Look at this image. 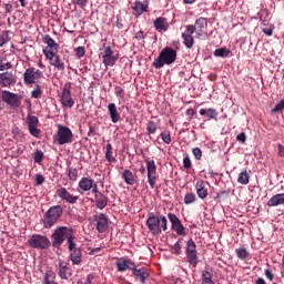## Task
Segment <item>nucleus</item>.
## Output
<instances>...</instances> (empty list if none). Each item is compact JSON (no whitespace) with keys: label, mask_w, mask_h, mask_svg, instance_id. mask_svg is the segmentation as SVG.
Masks as SVG:
<instances>
[{"label":"nucleus","mask_w":284,"mask_h":284,"mask_svg":"<svg viewBox=\"0 0 284 284\" xmlns=\"http://www.w3.org/2000/svg\"><path fill=\"white\" fill-rule=\"evenodd\" d=\"M29 134L36 139H41V129H39V118L37 115L27 116Z\"/></svg>","instance_id":"obj_15"},{"label":"nucleus","mask_w":284,"mask_h":284,"mask_svg":"<svg viewBox=\"0 0 284 284\" xmlns=\"http://www.w3.org/2000/svg\"><path fill=\"white\" fill-rule=\"evenodd\" d=\"M78 190L80 194H85V192H92V194H94L99 190V184L94 179L83 176L78 183Z\"/></svg>","instance_id":"obj_8"},{"label":"nucleus","mask_w":284,"mask_h":284,"mask_svg":"<svg viewBox=\"0 0 284 284\" xmlns=\"http://www.w3.org/2000/svg\"><path fill=\"white\" fill-rule=\"evenodd\" d=\"M43 43H45L47 48L43 49V54L45 57V52H59V43L52 39L50 36H44L42 39Z\"/></svg>","instance_id":"obj_24"},{"label":"nucleus","mask_w":284,"mask_h":284,"mask_svg":"<svg viewBox=\"0 0 284 284\" xmlns=\"http://www.w3.org/2000/svg\"><path fill=\"white\" fill-rule=\"evenodd\" d=\"M16 83H17V78H14V73L10 71L0 73L1 88H10V85H14Z\"/></svg>","instance_id":"obj_20"},{"label":"nucleus","mask_w":284,"mask_h":284,"mask_svg":"<svg viewBox=\"0 0 284 284\" xmlns=\"http://www.w3.org/2000/svg\"><path fill=\"white\" fill-rule=\"evenodd\" d=\"M119 60V57L115 55H106L105 58H102V63L105 65V68H112Z\"/></svg>","instance_id":"obj_35"},{"label":"nucleus","mask_w":284,"mask_h":284,"mask_svg":"<svg viewBox=\"0 0 284 284\" xmlns=\"http://www.w3.org/2000/svg\"><path fill=\"white\" fill-rule=\"evenodd\" d=\"M168 219L171 223V230H173L178 236H185V226H183L181 219H179V216H176L174 213H168Z\"/></svg>","instance_id":"obj_13"},{"label":"nucleus","mask_w":284,"mask_h":284,"mask_svg":"<svg viewBox=\"0 0 284 284\" xmlns=\"http://www.w3.org/2000/svg\"><path fill=\"white\" fill-rule=\"evenodd\" d=\"M69 253V258L72 262V265H81V263H83V253L81 252V248H77Z\"/></svg>","instance_id":"obj_27"},{"label":"nucleus","mask_w":284,"mask_h":284,"mask_svg":"<svg viewBox=\"0 0 284 284\" xmlns=\"http://www.w3.org/2000/svg\"><path fill=\"white\" fill-rule=\"evenodd\" d=\"M95 199V206L98 210H105L108 207V197L99 189L93 193Z\"/></svg>","instance_id":"obj_25"},{"label":"nucleus","mask_w":284,"mask_h":284,"mask_svg":"<svg viewBox=\"0 0 284 284\" xmlns=\"http://www.w3.org/2000/svg\"><path fill=\"white\" fill-rule=\"evenodd\" d=\"M232 51L227 48H220L214 51V57H221L222 59H225L230 57Z\"/></svg>","instance_id":"obj_38"},{"label":"nucleus","mask_w":284,"mask_h":284,"mask_svg":"<svg viewBox=\"0 0 284 284\" xmlns=\"http://www.w3.org/2000/svg\"><path fill=\"white\" fill-rule=\"evenodd\" d=\"M260 21H262V32H264L266 37H272V34H274V24L267 22V20H263V16L260 17Z\"/></svg>","instance_id":"obj_32"},{"label":"nucleus","mask_w":284,"mask_h":284,"mask_svg":"<svg viewBox=\"0 0 284 284\" xmlns=\"http://www.w3.org/2000/svg\"><path fill=\"white\" fill-rule=\"evenodd\" d=\"M146 227L153 236H161L163 232H168V217L164 215L156 216L154 213H149Z\"/></svg>","instance_id":"obj_1"},{"label":"nucleus","mask_w":284,"mask_h":284,"mask_svg":"<svg viewBox=\"0 0 284 284\" xmlns=\"http://www.w3.org/2000/svg\"><path fill=\"white\" fill-rule=\"evenodd\" d=\"M72 4L83 9L88 6V0H72Z\"/></svg>","instance_id":"obj_53"},{"label":"nucleus","mask_w":284,"mask_h":284,"mask_svg":"<svg viewBox=\"0 0 284 284\" xmlns=\"http://www.w3.org/2000/svg\"><path fill=\"white\" fill-rule=\"evenodd\" d=\"M68 176H69L70 181H72V182L77 181V179L79 176V170L69 168L68 169Z\"/></svg>","instance_id":"obj_45"},{"label":"nucleus","mask_w":284,"mask_h":284,"mask_svg":"<svg viewBox=\"0 0 284 284\" xmlns=\"http://www.w3.org/2000/svg\"><path fill=\"white\" fill-rule=\"evenodd\" d=\"M33 161H34V163H41V161H43V151L37 150L33 153Z\"/></svg>","instance_id":"obj_48"},{"label":"nucleus","mask_w":284,"mask_h":284,"mask_svg":"<svg viewBox=\"0 0 284 284\" xmlns=\"http://www.w3.org/2000/svg\"><path fill=\"white\" fill-rule=\"evenodd\" d=\"M115 95L123 99L125 97V90L121 87H115Z\"/></svg>","instance_id":"obj_54"},{"label":"nucleus","mask_w":284,"mask_h":284,"mask_svg":"<svg viewBox=\"0 0 284 284\" xmlns=\"http://www.w3.org/2000/svg\"><path fill=\"white\" fill-rule=\"evenodd\" d=\"M58 275L63 281H68L72 276V267H70V263L60 260L58 264Z\"/></svg>","instance_id":"obj_18"},{"label":"nucleus","mask_w":284,"mask_h":284,"mask_svg":"<svg viewBox=\"0 0 284 284\" xmlns=\"http://www.w3.org/2000/svg\"><path fill=\"white\" fill-rule=\"evenodd\" d=\"M44 57L49 60L50 65L55 68V70H59L60 72H63V70H65V63L61 61V57L57 54V52L45 51Z\"/></svg>","instance_id":"obj_17"},{"label":"nucleus","mask_w":284,"mask_h":284,"mask_svg":"<svg viewBox=\"0 0 284 284\" xmlns=\"http://www.w3.org/2000/svg\"><path fill=\"white\" fill-rule=\"evenodd\" d=\"M213 278L212 273L210 271H203L202 272V282L203 281H211Z\"/></svg>","instance_id":"obj_55"},{"label":"nucleus","mask_w":284,"mask_h":284,"mask_svg":"<svg viewBox=\"0 0 284 284\" xmlns=\"http://www.w3.org/2000/svg\"><path fill=\"white\" fill-rule=\"evenodd\" d=\"M173 250H174L175 254L179 256V254H181V242H176L173 245Z\"/></svg>","instance_id":"obj_60"},{"label":"nucleus","mask_w":284,"mask_h":284,"mask_svg":"<svg viewBox=\"0 0 284 284\" xmlns=\"http://www.w3.org/2000/svg\"><path fill=\"white\" fill-rule=\"evenodd\" d=\"M153 26L158 32H168L170 23H168V18L159 17L153 20Z\"/></svg>","instance_id":"obj_26"},{"label":"nucleus","mask_w":284,"mask_h":284,"mask_svg":"<svg viewBox=\"0 0 284 284\" xmlns=\"http://www.w3.org/2000/svg\"><path fill=\"white\" fill-rule=\"evenodd\" d=\"M132 274H133L135 281H138L139 283H142V284H145V281H148V278H150V273L148 272V268H145V267L136 268V266H134V268L132 270Z\"/></svg>","instance_id":"obj_23"},{"label":"nucleus","mask_w":284,"mask_h":284,"mask_svg":"<svg viewBox=\"0 0 284 284\" xmlns=\"http://www.w3.org/2000/svg\"><path fill=\"white\" fill-rule=\"evenodd\" d=\"M206 116L209 121H212V119H216V116H219V112L213 108L206 109Z\"/></svg>","instance_id":"obj_47"},{"label":"nucleus","mask_w":284,"mask_h":284,"mask_svg":"<svg viewBox=\"0 0 284 284\" xmlns=\"http://www.w3.org/2000/svg\"><path fill=\"white\" fill-rule=\"evenodd\" d=\"M134 39H136V41H143V39H145V34L143 33V31H138Z\"/></svg>","instance_id":"obj_59"},{"label":"nucleus","mask_w":284,"mask_h":284,"mask_svg":"<svg viewBox=\"0 0 284 284\" xmlns=\"http://www.w3.org/2000/svg\"><path fill=\"white\" fill-rule=\"evenodd\" d=\"M195 190L199 199L205 200L207 199V187L205 186V181L200 180L195 184Z\"/></svg>","instance_id":"obj_28"},{"label":"nucleus","mask_w":284,"mask_h":284,"mask_svg":"<svg viewBox=\"0 0 284 284\" xmlns=\"http://www.w3.org/2000/svg\"><path fill=\"white\" fill-rule=\"evenodd\" d=\"M193 156L196 159V161H201V159L203 158V151H201L200 148H194L192 150Z\"/></svg>","instance_id":"obj_51"},{"label":"nucleus","mask_w":284,"mask_h":284,"mask_svg":"<svg viewBox=\"0 0 284 284\" xmlns=\"http://www.w3.org/2000/svg\"><path fill=\"white\" fill-rule=\"evenodd\" d=\"M235 254L240 261H245V258H250V252L246 248L240 247L235 250Z\"/></svg>","instance_id":"obj_37"},{"label":"nucleus","mask_w":284,"mask_h":284,"mask_svg":"<svg viewBox=\"0 0 284 284\" xmlns=\"http://www.w3.org/2000/svg\"><path fill=\"white\" fill-rule=\"evenodd\" d=\"M277 154H278V156L284 159V146L282 144L277 145Z\"/></svg>","instance_id":"obj_61"},{"label":"nucleus","mask_w":284,"mask_h":284,"mask_svg":"<svg viewBox=\"0 0 284 284\" xmlns=\"http://www.w3.org/2000/svg\"><path fill=\"white\" fill-rule=\"evenodd\" d=\"M75 55L78 57V59H82V57H85V47L75 48Z\"/></svg>","instance_id":"obj_52"},{"label":"nucleus","mask_w":284,"mask_h":284,"mask_svg":"<svg viewBox=\"0 0 284 284\" xmlns=\"http://www.w3.org/2000/svg\"><path fill=\"white\" fill-rule=\"evenodd\" d=\"M185 255L187 263L191 264L192 267L199 265V252L196 251V243L192 239L186 241Z\"/></svg>","instance_id":"obj_7"},{"label":"nucleus","mask_w":284,"mask_h":284,"mask_svg":"<svg viewBox=\"0 0 284 284\" xmlns=\"http://www.w3.org/2000/svg\"><path fill=\"white\" fill-rule=\"evenodd\" d=\"M264 275L268 278V281H274V274H272V271L265 270Z\"/></svg>","instance_id":"obj_62"},{"label":"nucleus","mask_w":284,"mask_h":284,"mask_svg":"<svg viewBox=\"0 0 284 284\" xmlns=\"http://www.w3.org/2000/svg\"><path fill=\"white\" fill-rule=\"evenodd\" d=\"M27 244L33 250H50L52 242L45 235L33 234L29 237Z\"/></svg>","instance_id":"obj_5"},{"label":"nucleus","mask_w":284,"mask_h":284,"mask_svg":"<svg viewBox=\"0 0 284 284\" xmlns=\"http://www.w3.org/2000/svg\"><path fill=\"white\" fill-rule=\"evenodd\" d=\"M94 221L97 223V230L100 234L106 232L108 230V215L104 213H99L94 215Z\"/></svg>","instance_id":"obj_22"},{"label":"nucleus","mask_w":284,"mask_h":284,"mask_svg":"<svg viewBox=\"0 0 284 284\" xmlns=\"http://www.w3.org/2000/svg\"><path fill=\"white\" fill-rule=\"evenodd\" d=\"M60 216H63V207L59 204L50 206L41 219V223L44 230H50L51 227H54Z\"/></svg>","instance_id":"obj_3"},{"label":"nucleus","mask_w":284,"mask_h":284,"mask_svg":"<svg viewBox=\"0 0 284 284\" xmlns=\"http://www.w3.org/2000/svg\"><path fill=\"white\" fill-rule=\"evenodd\" d=\"M118 272H128L130 270L131 272L136 267V264L130 260V258H123L121 257L116 263H115Z\"/></svg>","instance_id":"obj_21"},{"label":"nucleus","mask_w":284,"mask_h":284,"mask_svg":"<svg viewBox=\"0 0 284 284\" xmlns=\"http://www.w3.org/2000/svg\"><path fill=\"white\" fill-rule=\"evenodd\" d=\"M10 41V36L8 34V31L0 32V48H3L6 43Z\"/></svg>","instance_id":"obj_44"},{"label":"nucleus","mask_w":284,"mask_h":284,"mask_svg":"<svg viewBox=\"0 0 284 284\" xmlns=\"http://www.w3.org/2000/svg\"><path fill=\"white\" fill-rule=\"evenodd\" d=\"M146 163V172H148V183L151 187V190H154L156 187V163L154 160H145Z\"/></svg>","instance_id":"obj_14"},{"label":"nucleus","mask_w":284,"mask_h":284,"mask_svg":"<svg viewBox=\"0 0 284 284\" xmlns=\"http://www.w3.org/2000/svg\"><path fill=\"white\" fill-rule=\"evenodd\" d=\"M237 183L241 185H247V183H250V173H247V170H244L239 174Z\"/></svg>","instance_id":"obj_36"},{"label":"nucleus","mask_w":284,"mask_h":284,"mask_svg":"<svg viewBox=\"0 0 284 284\" xmlns=\"http://www.w3.org/2000/svg\"><path fill=\"white\" fill-rule=\"evenodd\" d=\"M74 134L70 128L59 124L55 141L59 145L72 143Z\"/></svg>","instance_id":"obj_9"},{"label":"nucleus","mask_w":284,"mask_h":284,"mask_svg":"<svg viewBox=\"0 0 284 284\" xmlns=\"http://www.w3.org/2000/svg\"><path fill=\"white\" fill-rule=\"evenodd\" d=\"M176 61V50L172 47H165L160 52L159 57L152 62V67L161 70L163 65H172Z\"/></svg>","instance_id":"obj_2"},{"label":"nucleus","mask_w":284,"mask_h":284,"mask_svg":"<svg viewBox=\"0 0 284 284\" xmlns=\"http://www.w3.org/2000/svg\"><path fill=\"white\" fill-rule=\"evenodd\" d=\"M2 102L10 108H19L21 105V98L17 93L10 91H1Z\"/></svg>","instance_id":"obj_16"},{"label":"nucleus","mask_w":284,"mask_h":284,"mask_svg":"<svg viewBox=\"0 0 284 284\" xmlns=\"http://www.w3.org/2000/svg\"><path fill=\"white\" fill-rule=\"evenodd\" d=\"M12 134L14 135V138L23 136V133L21 132V130H19V128L13 129Z\"/></svg>","instance_id":"obj_64"},{"label":"nucleus","mask_w":284,"mask_h":284,"mask_svg":"<svg viewBox=\"0 0 284 284\" xmlns=\"http://www.w3.org/2000/svg\"><path fill=\"white\" fill-rule=\"evenodd\" d=\"M192 203H196V195L194 193H186L184 195V204L192 205Z\"/></svg>","instance_id":"obj_42"},{"label":"nucleus","mask_w":284,"mask_h":284,"mask_svg":"<svg viewBox=\"0 0 284 284\" xmlns=\"http://www.w3.org/2000/svg\"><path fill=\"white\" fill-rule=\"evenodd\" d=\"M146 134L150 136L151 134H156V122L149 121L146 123Z\"/></svg>","instance_id":"obj_41"},{"label":"nucleus","mask_w":284,"mask_h":284,"mask_svg":"<svg viewBox=\"0 0 284 284\" xmlns=\"http://www.w3.org/2000/svg\"><path fill=\"white\" fill-rule=\"evenodd\" d=\"M73 232L74 230L72 227L58 226L54 230L53 234H51L52 247L59 250V247H61V245H63V243L65 242V239L68 240Z\"/></svg>","instance_id":"obj_4"},{"label":"nucleus","mask_w":284,"mask_h":284,"mask_svg":"<svg viewBox=\"0 0 284 284\" xmlns=\"http://www.w3.org/2000/svg\"><path fill=\"white\" fill-rule=\"evenodd\" d=\"M236 141H239L240 143H245L247 141V135H245L244 132L239 133L236 135Z\"/></svg>","instance_id":"obj_56"},{"label":"nucleus","mask_w":284,"mask_h":284,"mask_svg":"<svg viewBox=\"0 0 284 284\" xmlns=\"http://www.w3.org/2000/svg\"><path fill=\"white\" fill-rule=\"evenodd\" d=\"M75 239L77 237L74 236V232H73L71 236L67 240L69 252H74V250H79V247H77V243H74Z\"/></svg>","instance_id":"obj_40"},{"label":"nucleus","mask_w":284,"mask_h":284,"mask_svg":"<svg viewBox=\"0 0 284 284\" xmlns=\"http://www.w3.org/2000/svg\"><path fill=\"white\" fill-rule=\"evenodd\" d=\"M132 10H133L134 17H141L143 12H148V4L141 1H135L132 6Z\"/></svg>","instance_id":"obj_31"},{"label":"nucleus","mask_w":284,"mask_h":284,"mask_svg":"<svg viewBox=\"0 0 284 284\" xmlns=\"http://www.w3.org/2000/svg\"><path fill=\"white\" fill-rule=\"evenodd\" d=\"M160 136L163 143H166V145H170L172 143V136L170 135V131L162 132Z\"/></svg>","instance_id":"obj_46"},{"label":"nucleus","mask_w":284,"mask_h":284,"mask_svg":"<svg viewBox=\"0 0 284 284\" xmlns=\"http://www.w3.org/2000/svg\"><path fill=\"white\" fill-rule=\"evenodd\" d=\"M43 79V72L34 67L26 69L23 73L24 85H38Z\"/></svg>","instance_id":"obj_6"},{"label":"nucleus","mask_w":284,"mask_h":284,"mask_svg":"<svg viewBox=\"0 0 284 284\" xmlns=\"http://www.w3.org/2000/svg\"><path fill=\"white\" fill-rule=\"evenodd\" d=\"M95 135H97V130L92 125H90L88 136H95Z\"/></svg>","instance_id":"obj_63"},{"label":"nucleus","mask_w":284,"mask_h":284,"mask_svg":"<svg viewBox=\"0 0 284 284\" xmlns=\"http://www.w3.org/2000/svg\"><path fill=\"white\" fill-rule=\"evenodd\" d=\"M105 160L109 163H116V158H114V155H113L111 143H108L105 146Z\"/></svg>","instance_id":"obj_34"},{"label":"nucleus","mask_w":284,"mask_h":284,"mask_svg":"<svg viewBox=\"0 0 284 284\" xmlns=\"http://www.w3.org/2000/svg\"><path fill=\"white\" fill-rule=\"evenodd\" d=\"M192 30L197 34V39H205L207 37V18H197L195 24H192Z\"/></svg>","instance_id":"obj_10"},{"label":"nucleus","mask_w":284,"mask_h":284,"mask_svg":"<svg viewBox=\"0 0 284 284\" xmlns=\"http://www.w3.org/2000/svg\"><path fill=\"white\" fill-rule=\"evenodd\" d=\"M192 34H194L192 24H187L185 31L182 33L183 43L187 50H192L194 47V37Z\"/></svg>","instance_id":"obj_19"},{"label":"nucleus","mask_w":284,"mask_h":284,"mask_svg":"<svg viewBox=\"0 0 284 284\" xmlns=\"http://www.w3.org/2000/svg\"><path fill=\"white\" fill-rule=\"evenodd\" d=\"M55 194L61 201L69 205H77L79 203V195L71 194L64 186L59 187Z\"/></svg>","instance_id":"obj_12"},{"label":"nucleus","mask_w":284,"mask_h":284,"mask_svg":"<svg viewBox=\"0 0 284 284\" xmlns=\"http://www.w3.org/2000/svg\"><path fill=\"white\" fill-rule=\"evenodd\" d=\"M122 179L124 180V183H126V185H134L136 183V174H133L130 169H125L122 174H121Z\"/></svg>","instance_id":"obj_30"},{"label":"nucleus","mask_w":284,"mask_h":284,"mask_svg":"<svg viewBox=\"0 0 284 284\" xmlns=\"http://www.w3.org/2000/svg\"><path fill=\"white\" fill-rule=\"evenodd\" d=\"M43 95V91L41 90V85L36 84L34 90L31 91L32 99H41Z\"/></svg>","instance_id":"obj_43"},{"label":"nucleus","mask_w":284,"mask_h":284,"mask_svg":"<svg viewBox=\"0 0 284 284\" xmlns=\"http://www.w3.org/2000/svg\"><path fill=\"white\" fill-rule=\"evenodd\" d=\"M11 68H12V63L8 61V58L0 55V72L10 70Z\"/></svg>","instance_id":"obj_39"},{"label":"nucleus","mask_w":284,"mask_h":284,"mask_svg":"<svg viewBox=\"0 0 284 284\" xmlns=\"http://www.w3.org/2000/svg\"><path fill=\"white\" fill-rule=\"evenodd\" d=\"M183 168L185 170H190V168H192V160H190V155L187 153H184Z\"/></svg>","instance_id":"obj_49"},{"label":"nucleus","mask_w":284,"mask_h":284,"mask_svg":"<svg viewBox=\"0 0 284 284\" xmlns=\"http://www.w3.org/2000/svg\"><path fill=\"white\" fill-rule=\"evenodd\" d=\"M103 52L101 53L102 54V59L105 58V57H112L114 55V51L112 50V47L108 45V47H103Z\"/></svg>","instance_id":"obj_50"},{"label":"nucleus","mask_w":284,"mask_h":284,"mask_svg":"<svg viewBox=\"0 0 284 284\" xmlns=\"http://www.w3.org/2000/svg\"><path fill=\"white\" fill-rule=\"evenodd\" d=\"M282 110H284V100H281L280 103H277L272 110V112H281Z\"/></svg>","instance_id":"obj_57"},{"label":"nucleus","mask_w":284,"mask_h":284,"mask_svg":"<svg viewBox=\"0 0 284 284\" xmlns=\"http://www.w3.org/2000/svg\"><path fill=\"white\" fill-rule=\"evenodd\" d=\"M108 112L110 114L112 123H119L121 121V113L116 110V104L109 103Z\"/></svg>","instance_id":"obj_29"},{"label":"nucleus","mask_w":284,"mask_h":284,"mask_svg":"<svg viewBox=\"0 0 284 284\" xmlns=\"http://www.w3.org/2000/svg\"><path fill=\"white\" fill-rule=\"evenodd\" d=\"M45 183V178H43L41 174L36 175V185H43Z\"/></svg>","instance_id":"obj_58"},{"label":"nucleus","mask_w":284,"mask_h":284,"mask_svg":"<svg viewBox=\"0 0 284 284\" xmlns=\"http://www.w3.org/2000/svg\"><path fill=\"white\" fill-rule=\"evenodd\" d=\"M72 83L67 82L62 89L61 104L63 108H74V99H72Z\"/></svg>","instance_id":"obj_11"},{"label":"nucleus","mask_w":284,"mask_h":284,"mask_svg":"<svg viewBox=\"0 0 284 284\" xmlns=\"http://www.w3.org/2000/svg\"><path fill=\"white\" fill-rule=\"evenodd\" d=\"M268 207H276V205H284V193H278L272 196L267 202Z\"/></svg>","instance_id":"obj_33"}]
</instances>
